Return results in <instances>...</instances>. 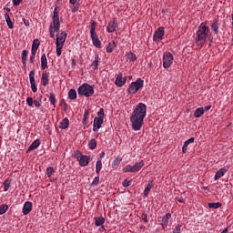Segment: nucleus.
<instances>
[{"label":"nucleus","instance_id":"30","mask_svg":"<svg viewBox=\"0 0 233 233\" xmlns=\"http://www.w3.org/2000/svg\"><path fill=\"white\" fill-rule=\"evenodd\" d=\"M42 85H44V86H46V85H48V73L44 72L42 74Z\"/></svg>","mask_w":233,"mask_h":233},{"label":"nucleus","instance_id":"14","mask_svg":"<svg viewBox=\"0 0 233 233\" xmlns=\"http://www.w3.org/2000/svg\"><path fill=\"white\" fill-rule=\"evenodd\" d=\"M66 32L62 31L59 37V56H61V50L65 45V41H66Z\"/></svg>","mask_w":233,"mask_h":233},{"label":"nucleus","instance_id":"1","mask_svg":"<svg viewBox=\"0 0 233 233\" xmlns=\"http://www.w3.org/2000/svg\"><path fill=\"white\" fill-rule=\"evenodd\" d=\"M207 39L212 43V33H210V28L207 26V24L201 23L197 31V46H203L207 43Z\"/></svg>","mask_w":233,"mask_h":233},{"label":"nucleus","instance_id":"41","mask_svg":"<svg viewBox=\"0 0 233 233\" xmlns=\"http://www.w3.org/2000/svg\"><path fill=\"white\" fill-rule=\"evenodd\" d=\"M49 101H50L51 105L56 106V95H54V93H50Z\"/></svg>","mask_w":233,"mask_h":233},{"label":"nucleus","instance_id":"6","mask_svg":"<svg viewBox=\"0 0 233 233\" xmlns=\"http://www.w3.org/2000/svg\"><path fill=\"white\" fill-rule=\"evenodd\" d=\"M144 81L141 78H137L135 82H132L128 88L127 92L131 95H134L139 90L140 88H143Z\"/></svg>","mask_w":233,"mask_h":233},{"label":"nucleus","instance_id":"43","mask_svg":"<svg viewBox=\"0 0 233 233\" xmlns=\"http://www.w3.org/2000/svg\"><path fill=\"white\" fill-rule=\"evenodd\" d=\"M196 140V138L194 137H190L189 139H187V141L184 142V147H188L190 145V143H194V141Z\"/></svg>","mask_w":233,"mask_h":233},{"label":"nucleus","instance_id":"8","mask_svg":"<svg viewBox=\"0 0 233 233\" xmlns=\"http://www.w3.org/2000/svg\"><path fill=\"white\" fill-rule=\"evenodd\" d=\"M174 63V56L170 52H166L163 55V66L165 68H170Z\"/></svg>","mask_w":233,"mask_h":233},{"label":"nucleus","instance_id":"46","mask_svg":"<svg viewBox=\"0 0 233 233\" xmlns=\"http://www.w3.org/2000/svg\"><path fill=\"white\" fill-rule=\"evenodd\" d=\"M26 103H27V105L29 106H32V105H34V98H32V97H27L26 98Z\"/></svg>","mask_w":233,"mask_h":233},{"label":"nucleus","instance_id":"9","mask_svg":"<svg viewBox=\"0 0 233 233\" xmlns=\"http://www.w3.org/2000/svg\"><path fill=\"white\" fill-rule=\"evenodd\" d=\"M143 118H137L136 116H130V122L132 125L133 130L137 132L138 130H141L143 127Z\"/></svg>","mask_w":233,"mask_h":233},{"label":"nucleus","instance_id":"34","mask_svg":"<svg viewBox=\"0 0 233 233\" xmlns=\"http://www.w3.org/2000/svg\"><path fill=\"white\" fill-rule=\"evenodd\" d=\"M88 147L90 148V150H95V148H96L97 147V142L96 141V139H91L88 143Z\"/></svg>","mask_w":233,"mask_h":233},{"label":"nucleus","instance_id":"27","mask_svg":"<svg viewBox=\"0 0 233 233\" xmlns=\"http://www.w3.org/2000/svg\"><path fill=\"white\" fill-rule=\"evenodd\" d=\"M26 61H28V51L23 50L22 52V63L26 66Z\"/></svg>","mask_w":233,"mask_h":233},{"label":"nucleus","instance_id":"32","mask_svg":"<svg viewBox=\"0 0 233 233\" xmlns=\"http://www.w3.org/2000/svg\"><path fill=\"white\" fill-rule=\"evenodd\" d=\"M68 97L69 99H76L77 97V92L76 89H70L68 92Z\"/></svg>","mask_w":233,"mask_h":233},{"label":"nucleus","instance_id":"20","mask_svg":"<svg viewBox=\"0 0 233 233\" xmlns=\"http://www.w3.org/2000/svg\"><path fill=\"white\" fill-rule=\"evenodd\" d=\"M227 174V168H220L217 173L215 174L214 179L215 181H218L220 177H223Z\"/></svg>","mask_w":233,"mask_h":233},{"label":"nucleus","instance_id":"40","mask_svg":"<svg viewBox=\"0 0 233 233\" xmlns=\"http://www.w3.org/2000/svg\"><path fill=\"white\" fill-rule=\"evenodd\" d=\"M39 45H41V42L39 41V39H35L32 44V48H35L37 50L39 48Z\"/></svg>","mask_w":233,"mask_h":233},{"label":"nucleus","instance_id":"23","mask_svg":"<svg viewBox=\"0 0 233 233\" xmlns=\"http://www.w3.org/2000/svg\"><path fill=\"white\" fill-rule=\"evenodd\" d=\"M41 145V141L39 139L35 140L30 147H28V152L32 151V150H35V148H37L39 146Z\"/></svg>","mask_w":233,"mask_h":233},{"label":"nucleus","instance_id":"18","mask_svg":"<svg viewBox=\"0 0 233 233\" xmlns=\"http://www.w3.org/2000/svg\"><path fill=\"white\" fill-rule=\"evenodd\" d=\"M116 28H117V22L112 21L108 23V25L106 27V31L109 34H112L113 32H116Z\"/></svg>","mask_w":233,"mask_h":233},{"label":"nucleus","instance_id":"17","mask_svg":"<svg viewBox=\"0 0 233 233\" xmlns=\"http://www.w3.org/2000/svg\"><path fill=\"white\" fill-rule=\"evenodd\" d=\"M30 212H32V202L26 201L23 207V214L24 216H26L30 214Z\"/></svg>","mask_w":233,"mask_h":233},{"label":"nucleus","instance_id":"48","mask_svg":"<svg viewBox=\"0 0 233 233\" xmlns=\"http://www.w3.org/2000/svg\"><path fill=\"white\" fill-rule=\"evenodd\" d=\"M131 184H132V181L128 179H125L123 182V187H130Z\"/></svg>","mask_w":233,"mask_h":233},{"label":"nucleus","instance_id":"63","mask_svg":"<svg viewBox=\"0 0 233 233\" xmlns=\"http://www.w3.org/2000/svg\"><path fill=\"white\" fill-rule=\"evenodd\" d=\"M84 117H88V111H85Z\"/></svg>","mask_w":233,"mask_h":233},{"label":"nucleus","instance_id":"25","mask_svg":"<svg viewBox=\"0 0 233 233\" xmlns=\"http://www.w3.org/2000/svg\"><path fill=\"white\" fill-rule=\"evenodd\" d=\"M95 225L96 227H101V225H105V218H95Z\"/></svg>","mask_w":233,"mask_h":233},{"label":"nucleus","instance_id":"2","mask_svg":"<svg viewBox=\"0 0 233 233\" xmlns=\"http://www.w3.org/2000/svg\"><path fill=\"white\" fill-rule=\"evenodd\" d=\"M59 31V12L57 11V7L54 10L53 15V23L50 25L49 34L50 37H55L56 32Z\"/></svg>","mask_w":233,"mask_h":233},{"label":"nucleus","instance_id":"21","mask_svg":"<svg viewBox=\"0 0 233 233\" xmlns=\"http://www.w3.org/2000/svg\"><path fill=\"white\" fill-rule=\"evenodd\" d=\"M48 66V60L46 59V55L43 54L41 56V68L42 70L46 69V66Z\"/></svg>","mask_w":233,"mask_h":233},{"label":"nucleus","instance_id":"16","mask_svg":"<svg viewBox=\"0 0 233 233\" xmlns=\"http://www.w3.org/2000/svg\"><path fill=\"white\" fill-rule=\"evenodd\" d=\"M91 39L93 41V45L94 46H96V48H101V41L99 40V37L97 36V34H91Z\"/></svg>","mask_w":233,"mask_h":233},{"label":"nucleus","instance_id":"36","mask_svg":"<svg viewBox=\"0 0 233 233\" xmlns=\"http://www.w3.org/2000/svg\"><path fill=\"white\" fill-rule=\"evenodd\" d=\"M8 210V205L4 204L0 206V216H3V214H6V211Z\"/></svg>","mask_w":233,"mask_h":233},{"label":"nucleus","instance_id":"59","mask_svg":"<svg viewBox=\"0 0 233 233\" xmlns=\"http://www.w3.org/2000/svg\"><path fill=\"white\" fill-rule=\"evenodd\" d=\"M182 152L183 154H187V147L185 146L182 147Z\"/></svg>","mask_w":233,"mask_h":233},{"label":"nucleus","instance_id":"44","mask_svg":"<svg viewBox=\"0 0 233 233\" xmlns=\"http://www.w3.org/2000/svg\"><path fill=\"white\" fill-rule=\"evenodd\" d=\"M56 56H59V35L56 33Z\"/></svg>","mask_w":233,"mask_h":233},{"label":"nucleus","instance_id":"64","mask_svg":"<svg viewBox=\"0 0 233 233\" xmlns=\"http://www.w3.org/2000/svg\"><path fill=\"white\" fill-rule=\"evenodd\" d=\"M72 66H76V59L75 58L72 59Z\"/></svg>","mask_w":233,"mask_h":233},{"label":"nucleus","instance_id":"22","mask_svg":"<svg viewBox=\"0 0 233 233\" xmlns=\"http://www.w3.org/2000/svg\"><path fill=\"white\" fill-rule=\"evenodd\" d=\"M152 187H154V183L152 181H149L147 186L146 187V188L144 190L145 198H148V194H150V190H152Z\"/></svg>","mask_w":233,"mask_h":233},{"label":"nucleus","instance_id":"29","mask_svg":"<svg viewBox=\"0 0 233 233\" xmlns=\"http://www.w3.org/2000/svg\"><path fill=\"white\" fill-rule=\"evenodd\" d=\"M98 66H99V55H95V60L92 63L93 70H97Z\"/></svg>","mask_w":233,"mask_h":233},{"label":"nucleus","instance_id":"19","mask_svg":"<svg viewBox=\"0 0 233 233\" xmlns=\"http://www.w3.org/2000/svg\"><path fill=\"white\" fill-rule=\"evenodd\" d=\"M69 127H70V120H68V118H64L60 122L59 128H61L62 130H66V128H68Z\"/></svg>","mask_w":233,"mask_h":233},{"label":"nucleus","instance_id":"56","mask_svg":"<svg viewBox=\"0 0 233 233\" xmlns=\"http://www.w3.org/2000/svg\"><path fill=\"white\" fill-rule=\"evenodd\" d=\"M204 108V112H208L210 108H212V106H206Z\"/></svg>","mask_w":233,"mask_h":233},{"label":"nucleus","instance_id":"10","mask_svg":"<svg viewBox=\"0 0 233 233\" xmlns=\"http://www.w3.org/2000/svg\"><path fill=\"white\" fill-rule=\"evenodd\" d=\"M165 35V27L160 26L157 28V31H155L153 35V41L155 43H159V41L163 40V36Z\"/></svg>","mask_w":233,"mask_h":233},{"label":"nucleus","instance_id":"35","mask_svg":"<svg viewBox=\"0 0 233 233\" xmlns=\"http://www.w3.org/2000/svg\"><path fill=\"white\" fill-rule=\"evenodd\" d=\"M101 168H103V163L101 162V159H98L96 164V174H99V172H101Z\"/></svg>","mask_w":233,"mask_h":233},{"label":"nucleus","instance_id":"45","mask_svg":"<svg viewBox=\"0 0 233 233\" xmlns=\"http://www.w3.org/2000/svg\"><path fill=\"white\" fill-rule=\"evenodd\" d=\"M91 185H93L94 187H96V185H99V177H96Z\"/></svg>","mask_w":233,"mask_h":233},{"label":"nucleus","instance_id":"24","mask_svg":"<svg viewBox=\"0 0 233 233\" xmlns=\"http://www.w3.org/2000/svg\"><path fill=\"white\" fill-rule=\"evenodd\" d=\"M5 22L7 23L8 28L12 30L14 28V23L12 22V19L10 18V15L8 13L5 14Z\"/></svg>","mask_w":233,"mask_h":233},{"label":"nucleus","instance_id":"11","mask_svg":"<svg viewBox=\"0 0 233 233\" xmlns=\"http://www.w3.org/2000/svg\"><path fill=\"white\" fill-rule=\"evenodd\" d=\"M172 218V214L167 213L164 217H158L157 218V222L161 225L162 228H167L168 227V219Z\"/></svg>","mask_w":233,"mask_h":233},{"label":"nucleus","instance_id":"62","mask_svg":"<svg viewBox=\"0 0 233 233\" xmlns=\"http://www.w3.org/2000/svg\"><path fill=\"white\" fill-rule=\"evenodd\" d=\"M221 233H228V228H226Z\"/></svg>","mask_w":233,"mask_h":233},{"label":"nucleus","instance_id":"12","mask_svg":"<svg viewBox=\"0 0 233 233\" xmlns=\"http://www.w3.org/2000/svg\"><path fill=\"white\" fill-rule=\"evenodd\" d=\"M29 81L31 83L32 92H37V86H35V72L31 71L29 73Z\"/></svg>","mask_w":233,"mask_h":233},{"label":"nucleus","instance_id":"55","mask_svg":"<svg viewBox=\"0 0 233 233\" xmlns=\"http://www.w3.org/2000/svg\"><path fill=\"white\" fill-rule=\"evenodd\" d=\"M35 54H37V49L32 47V49H31V56H35Z\"/></svg>","mask_w":233,"mask_h":233},{"label":"nucleus","instance_id":"33","mask_svg":"<svg viewBox=\"0 0 233 233\" xmlns=\"http://www.w3.org/2000/svg\"><path fill=\"white\" fill-rule=\"evenodd\" d=\"M222 206H223V204H221V202H213V203H208V207L209 208H219Z\"/></svg>","mask_w":233,"mask_h":233},{"label":"nucleus","instance_id":"57","mask_svg":"<svg viewBox=\"0 0 233 233\" xmlns=\"http://www.w3.org/2000/svg\"><path fill=\"white\" fill-rule=\"evenodd\" d=\"M34 61H35V56L31 55V56H30V63H34Z\"/></svg>","mask_w":233,"mask_h":233},{"label":"nucleus","instance_id":"37","mask_svg":"<svg viewBox=\"0 0 233 233\" xmlns=\"http://www.w3.org/2000/svg\"><path fill=\"white\" fill-rule=\"evenodd\" d=\"M127 59H129V61H137V56H136V54L129 52L127 54Z\"/></svg>","mask_w":233,"mask_h":233},{"label":"nucleus","instance_id":"26","mask_svg":"<svg viewBox=\"0 0 233 233\" xmlns=\"http://www.w3.org/2000/svg\"><path fill=\"white\" fill-rule=\"evenodd\" d=\"M205 114V109L203 107H198L195 110V117H201Z\"/></svg>","mask_w":233,"mask_h":233},{"label":"nucleus","instance_id":"49","mask_svg":"<svg viewBox=\"0 0 233 233\" xmlns=\"http://www.w3.org/2000/svg\"><path fill=\"white\" fill-rule=\"evenodd\" d=\"M173 233H181V225H178L173 230Z\"/></svg>","mask_w":233,"mask_h":233},{"label":"nucleus","instance_id":"42","mask_svg":"<svg viewBox=\"0 0 233 233\" xmlns=\"http://www.w3.org/2000/svg\"><path fill=\"white\" fill-rule=\"evenodd\" d=\"M9 188H10V182H9V180H5L4 182V190H5V192H8Z\"/></svg>","mask_w":233,"mask_h":233},{"label":"nucleus","instance_id":"61","mask_svg":"<svg viewBox=\"0 0 233 233\" xmlns=\"http://www.w3.org/2000/svg\"><path fill=\"white\" fill-rule=\"evenodd\" d=\"M76 1H77V0H69V3H70L71 5H76Z\"/></svg>","mask_w":233,"mask_h":233},{"label":"nucleus","instance_id":"39","mask_svg":"<svg viewBox=\"0 0 233 233\" xmlns=\"http://www.w3.org/2000/svg\"><path fill=\"white\" fill-rule=\"evenodd\" d=\"M120 163H121V158L116 157L113 161V168H117Z\"/></svg>","mask_w":233,"mask_h":233},{"label":"nucleus","instance_id":"53","mask_svg":"<svg viewBox=\"0 0 233 233\" xmlns=\"http://www.w3.org/2000/svg\"><path fill=\"white\" fill-rule=\"evenodd\" d=\"M33 105H35V106H36L37 108H39V106H41V103H39L38 100L33 101Z\"/></svg>","mask_w":233,"mask_h":233},{"label":"nucleus","instance_id":"50","mask_svg":"<svg viewBox=\"0 0 233 233\" xmlns=\"http://www.w3.org/2000/svg\"><path fill=\"white\" fill-rule=\"evenodd\" d=\"M21 3H23V0H13V5L15 6H19V5H21Z\"/></svg>","mask_w":233,"mask_h":233},{"label":"nucleus","instance_id":"54","mask_svg":"<svg viewBox=\"0 0 233 233\" xmlns=\"http://www.w3.org/2000/svg\"><path fill=\"white\" fill-rule=\"evenodd\" d=\"M23 21L25 26H30V21L26 20L25 18H23Z\"/></svg>","mask_w":233,"mask_h":233},{"label":"nucleus","instance_id":"7","mask_svg":"<svg viewBox=\"0 0 233 233\" xmlns=\"http://www.w3.org/2000/svg\"><path fill=\"white\" fill-rule=\"evenodd\" d=\"M143 167H145V162L140 161V162L135 163V165L133 166L131 165L126 166L123 170L124 172L135 173V172H139V170H141Z\"/></svg>","mask_w":233,"mask_h":233},{"label":"nucleus","instance_id":"4","mask_svg":"<svg viewBox=\"0 0 233 233\" xmlns=\"http://www.w3.org/2000/svg\"><path fill=\"white\" fill-rule=\"evenodd\" d=\"M105 119V109L100 108L97 112V116L94 118L93 124V131L97 132L101 128V125H103V121Z\"/></svg>","mask_w":233,"mask_h":233},{"label":"nucleus","instance_id":"47","mask_svg":"<svg viewBox=\"0 0 233 233\" xmlns=\"http://www.w3.org/2000/svg\"><path fill=\"white\" fill-rule=\"evenodd\" d=\"M46 172H47L48 177H50V176L54 174V167H47Z\"/></svg>","mask_w":233,"mask_h":233},{"label":"nucleus","instance_id":"38","mask_svg":"<svg viewBox=\"0 0 233 233\" xmlns=\"http://www.w3.org/2000/svg\"><path fill=\"white\" fill-rule=\"evenodd\" d=\"M96 26H97V23L94 20L91 21V29H90V35L96 34Z\"/></svg>","mask_w":233,"mask_h":233},{"label":"nucleus","instance_id":"5","mask_svg":"<svg viewBox=\"0 0 233 233\" xmlns=\"http://www.w3.org/2000/svg\"><path fill=\"white\" fill-rule=\"evenodd\" d=\"M79 96H85V97H92L94 96V87L88 84H83L77 89Z\"/></svg>","mask_w":233,"mask_h":233},{"label":"nucleus","instance_id":"58","mask_svg":"<svg viewBox=\"0 0 233 233\" xmlns=\"http://www.w3.org/2000/svg\"><path fill=\"white\" fill-rule=\"evenodd\" d=\"M86 121H88V117L87 116H84L83 120H82V123L84 125H86Z\"/></svg>","mask_w":233,"mask_h":233},{"label":"nucleus","instance_id":"31","mask_svg":"<svg viewBox=\"0 0 233 233\" xmlns=\"http://www.w3.org/2000/svg\"><path fill=\"white\" fill-rule=\"evenodd\" d=\"M114 48H116V42H110L106 46V52L110 54L114 52Z\"/></svg>","mask_w":233,"mask_h":233},{"label":"nucleus","instance_id":"52","mask_svg":"<svg viewBox=\"0 0 233 233\" xmlns=\"http://www.w3.org/2000/svg\"><path fill=\"white\" fill-rule=\"evenodd\" d=\"M177 201H178V203H185V198H183V197H177Z\"/></svg>","mask_w":233,"mask_h":233},{"label":"nucleus","instance_id":"15","mask_svg":"<svg viewBox=\"0 0 233 233\" xmlns=\"http://www.w3.org/2000/svg\"><path fill=\"white\" fill-rule=\"evenodd\" d=\"M77 159L79 161L80 167H86V165L90 163V157L88 156L81 155L80 158H77Z\"/></svg>","mask_w":233,"mask_h":233},{"label":"nucleus","instance_id":"51","mask_svg":"<svg viewBox=\"0 0 233 233\" xmlns=\"http://www.w3.org/2000/svg\"><path fill=\"white\" fill-rule=\"evenodd\" d=\"M147 218H148V216L146 213L142 214V219H143V221H145V223H148Z\"/></svg>","mask_w":233,"mask_h":233},{"label":"nucleus","instance_id":"13","mask_svg":"<svg viewBox=\"0 0 233 233\" xmlns=\"http://www.w3.org/2000/svg\"><path fill=\"white\" fill-rule=\"evenodd\" d=\"M125 83H127V76L123 77V74L119 73L116 78L115 85L121 87L123 85H125Z\"/></svg>","mask_w":233,"mask_h":233},{"label":"nucleus","instance_id":"28","mask_svg":"<svg viewBox=\"0 0 233 233\" xmlns=\"http://www.w3.org/2000/svg\"><path fill=\"white\" fill-rule=\"evenodd\" d=\"M211 30L215 32L216 35L219 34V25L218 24V21L211 25Z\"/></svg>","mask_w":233,"mask_h":233},{"label":"nucleus","instance_id":"60","mask_svg":"<svg viewBox=\"0 0 233 233\" xmlns=\"http://www.w3.org/2000/svg\"><path fill=\"white\" fill-rule=\"evenodd\" d=\"M99 157H105V151H102V152L99 154Z\"/></svg>","mask_w":233,"mask_h":233},{"label":"nucleus","instance_id":"3","mask_svg":"<svg viewBox=\"0 0 233 233\" xmlns=\"http://www.w3.org/2000/svg\"><path fill=\"white\" fill-rule=\"evenodd\" d=\"M131 116L145 119L147 117V105L139 103L134 109Z\"/></svg>","mask_w":233,"mask_h":233}]
</instances>
